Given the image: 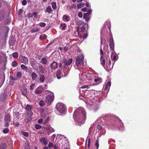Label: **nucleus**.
I'll return each mask as SVG.
<instances>
[{"label":"nucleus","instance_id":"obj_1","mask_svg":"<svg viewBox=\"0 0 149 149\" xmlns=\"http://www.w3.org/2000/svg\"><path fill=\"white\" fill-rule=\"evenodd\" d=\"M73 116L75 121L83 123L86 118V114L83 108L81 107L76 109L73 114Z\"/></svg>","mask_w":149,"mask_h":149},{"label":"nucleus","instance_id":"obj_2","mask_svg":"<svg viewBox=\"0 0 149 149\" xmlns=\"http://www.w3.org/2000/svg\"><path fill=\"white\" fill-rule=\"evenodd\" d=\"M72 59L70 58L68 61L64 59L62 60L59 64V67L62 69L65 70V69L68 68L70 69V65L72 63Z\"/></svg>","mask_w":149,"mask_h":149},{"label":"nucleus","instance_id":"obj_3","mask_svg":"<svg viewBox=\"0 0 149 149\" xmlns=\"http://www.w3.org/2000/svg\"><path fill=\"white\" fill-rule=\"evenodd\" d=\"M56 108L57 110L56 113L58 114L62 115L65 112L66 107L63 103H58L56 105Z\"/></svg>","mask_w":149,"mask_h":149},{"label":"nucleus","instance_id":"obj_4","mask_svg":"<svg viewBox=\"0 0 149 149\" xmlns=\"http://www.w3.org/2000/svg\"><path fill=\"white\" fill-rule=\"evenodd\" d=\"M48 92V96L47 97L45 100L46 102L48 104H49L52 103L54 99V93L53 92L49 91H47Z\"/></svg>","mask_w":149,"mask_h":149},{"label":"nucleus","instance_id":"obj_5","mask_svg":"<svg viewBox=\"0 0 149 149\" xmlns=\"http://www.w3.org/2000/svg\"><path fill=\"white\" fill-rule=\"evenodd\" d=\"M84 56L83 55H80L77 58L76 61V64L78 66L79 64H81L83 66L84 65V63L83 61L84 59Z\"/></svg>","mask_w":149,"mask_h":149},{"label":"nucleus","instance_id":"obj_6","mask_svg":"<svg viewBox=\"0 0 149 149\" xmlns=\"http://www.w3.org/2000/svg\"><path fill=\"white\" fill-rule=\"evenodd\" d=\"M19 59L21 63L25 64H26L28 63V59L27 57L25 56L21 55L19 56Z\"/></svg>","mask_w":149,"mask_h":149},{"label":"nucleus","instance_id":"obj_7","mask_svg":"<svg viewBox=\"0 0 149 149\" xmlns=\"http://www.w3.org/2000/svg\"><path fill=\"white\" fill-rule=\"evenodd\" d=\"M31 66L35 70H38V67L37 66L38 63L34 59H32L30 61Z\"/></svg>","mask_w":149,"mask_h":149},{"label":"nucleus","instance_id":"obj_8","mask_svg":"<svg viewBox=\"0 0 149 149\" xmlns=\"http://www.w3.org/2000/svg\"><path fill=\"white\" fill-rule=\"evenodd\" d=\"M109 45L110 48L112 49V53L114 52V41L112 38L110 39V44Z\"/></svg>","mask_w":149,"mask_h":149},{"label":"nucleus","instance_id":"obj_9","mask_svg":"<svg viewBox=\"0 0 149 149\" xmlns=\"http://www.w3.org/2000/svg\"><path fill=\"white\" fill-rule=\"evenodd\" d=\"M39 141L41 143L44 144L45 146H46L47 144V139L45 137H41Z\"/></svg>","mask_w":149,"mask_h":149},{"label":"nucleus","instance_id":"obj_10","mask_svg":"<svg viewBox=\"0 0 149 149\" xmlns=\"http://www.w3.org/2000/svg\"><path fill=\"white\" fill-rule=\"evenodd\" d=\"M21 90L22 91V94L24 96L26 95L27 93V89L24 86L22 87L21 88Z\"/></svg>","mask_w":149,"mask_h":149},{"label":"nucleus","instance_id":"obj_11","mask_svg":"<svg viewBox=\"0 0 149 149\" xmlns=\"http://www.w3.org/2000/svg\"><path fill=\"white\" fill-rule=\"evenodd\" d=\"M62 18L63 20L65 22H68L70 20V17L66 15H64L63 17Z\"/></svg>","mask_w":149,"mask_h":149},{"label":"nucleus","instance_id":"obj_12","mask_svg":"<svg viewBox=\"0 0 149 149\" xmlns=\"http://www.w3.org/2000/svg\"><path fill=\"white\" fill-rule=\"evenodd\" d=\"M58 66L57 63L55 62H54L51 65V69H56Z\"/></svg>","mask_w":149,"mask_h":149},{"label":"nucleus","instance_id":"obj_13","mask_svg":"<svg viewBox=\"0 0 149 149\" xmlns=\"http://www.w3.org/2000/svg\"><path fill=\"white\" fill-rule=\"evenodd\" d=\"M38 68L40 72L42 74H44L46 71L42 66H38Z\"/></svg>","mask_w":149,"mask_h":149},{"label":"nucleus","instance_id":"obj_14","mask_svg":"<svg viewBox=\"0 0 149 149\" xmlns=\"http://www.w3.org/2000/svg\"><path fill=\"white\" fill-rule=\"evenodd\" d=\"M114 52L112 53V52H111V58L113 61H115L117 60L118 58L116 54H113Z\"/></svg>","mask_w":149,"mask_h":149},{"label":"nucleus","instance_id":"obj_15","mask_svg":"<svg viewBox=\"0 0 149 149\" xmlns=\"http://www.w3.org/2000/svg\"><path fill=\"white\" fill-rule=\"evenodd\" d=\"M43 91L42 89L38 88L35 90V93L36 94H39L41 93Z\"/></svg>","mask_w":149,"mask_h":149},{"label":"nucleus","instance_id":"obj_16","mask_svg":"<svg viewBox=\"0 0 149 149\" xmlns=\"http://www.w3.org/2000/svg\"><path fill=\"white\" fill-rule=\"evenodd\" d=\"M31 76L32 79L35 80L38 77L37 74L35 72H32L31 74Z\"/></svg>","mask_w":149,"mask_h":149},{"label":"nucleus","instance_id":"obj_17","mask_svg":"<svg viewBox=\"0 0 149 149\" xmlns=\"http://www.w3.org/2000/svg\"><path fill=\"white\" fill-rule=\"evenodd\" d=\"M5 121H11V120L10 118V115L9 114H7L5 115V116L4 118Z\"/></svg>","mask_w":149,"mask_h":149},{"label":"nucleus","instance_id":"obj_18","mask_svg":"<svg viewBox=\"0 0 149 149\" xmlns=\"http://www.w3.org/2000/svg\"><path fill=\"white\" fill-rule=\"evenodd\" d=\"M100 62L101 63L102 65V66H104L105 63V61L104 59V57L103 56L101 55L100 56Z\"/></svg>","mask_w":149,"mask_h":149},{"label":"nucleus","instance_id":"obj_19","mask_svg":"<svg viewBox=\"0 0 149 149\" xmlns=\"http://www.w3.org/2000/svg\"><path fill=\"white\" fill-rule=\"evenodd\" d=\"M52 11V10L50 6H49L47 7L46 8V9L45 10V13H51Z\"/></svg>","mask_w":149,"mask_h":149},{"label":"nucleus","instance_id":"obj_20","mask_svg":"<svg viewBox=\"0 0 149 149\" xmlns=\"http://www.w3.org/2000/svg\"><path fill=\"white\" fill-rule=\"evenodd\" d=\"M62 72L60 70H58L56 72V76L58 79H60L61 78L60 74H61Z\"/></svg>","mask_w":149,"mask_h":149},{"label":"nucleus","instance_id":"obj_21","mask_svg":"<svg viewBox=\"0 0 149 149\" xmlns=\"http://www.w3.org/2000/svg\"><path fill=\"white\" fill-rule=\"evenodd\" d=\"M5 16V14L3 12H0V21L3 19Z\"/></svg>","mask_w":149,"mask_h":149},{"label":"nucleus","instance_id":"obj_22","mask_svg":"<svg viewBox=\"0 0 149 149\" xmlns=\"http://www.w3.org/2000/svg\"><path fill=\"white\" fill-rule=\"evenodd\" d=\"M18 63L16 61L14 60L12 63L11 65L13 67H15L17 66Z\"/></svg>","mask_w":149,"mask_h":149},{"label":"nucleus","instance_id":"obj_23","mask_svg":"<svg viewBox=\"0 0 149 149\" xmlns=\"http://www.w3.org/2000/svg\"><path fill=\"white\" fill-rule=\"evenodd\" d=\"M40 62L43 64L45 65L47 63V61L45 58H42L41 61Z\"/></svg>","mask_w":149,"mask_h":149},{"label":"nucleus","instance_id":"obj_24","mask_svg":"<svg viewBox=\"0 0 149 149\" xmlns=\"http://www.w3.org/2000/svg\"><path fill=\"white\" fill-rule=\"evenodd\" d=\"M40 31V29L38 28H33L31 30L30 32L31 33H33L36 32H38Z\"/></svg>","mask_w":149,"mask_h":149},{"label":"nucleus","instance_id":"obj_25","mask_svg":"<svg viewBox=\"0 0 149 149\" xmlns=\"http://www.w3.org/2000/svg\"><path fill=\"white\" fill-rule=\"evenodd\" d=\"M20 67L22 70H24L25 72L28 69V67L24 64L21 65Z\"/></svg>","mask_w":149,"mask_h":149},{"label":"nucleus","instance_id":"obj_26","mask_svg":"<svg viewBox=\"0 0 149 149\" xmlns=\"http://www.w3.org/2000/svg\"><path fill=\"white\" fill-rule=\"evenodd\" d=\"M47 38V36L45 34L40 35L39 37L40 39L42 40L45 39Z\"/></svg>","mask_w":149,"mask_h":149},{"label":"nucleus","instance_id":"obj_27","mask_svg":"<svg viewBox=\"0 0 149 149\" xmlns=\"http://www.w3.org/2000/svg\"><path fill=\"white\" fill-rule=\"evenodd\" d=\"M32 109V106L27 104L25 107V109L26 110L28 111H30Z\"/></svg>","mask_w":149,"mask_h":149},{"label":"nucleus","instance_id":"obj_28","mask_svg":"<svg viewBox=\"0 0 149 149\" xmlns=\"http://www.w3.org/2000/svg\"><path fill=\"white\" fill-rule=\"evenodd\" d=\"M45 79V77L43 75H41L39 78V80L40 82H43L44 81Z\"/></svg>","mask_w":149,"mask_h":149},{"label":"nucleus","instance_id":"obj_29","mask_svg":"<svg viewBox=\"0 0 149 149\" xmlns=\"http://www.w3.org/2000/svg\"><path fill=\"white\" fill-rule=\"evenodd\" d=\"M51 5L53 9L55 10L56 8V4L55 2L53 1L51 3Z\"/></svg>","mask_w":149,"mask_h":149},{"label":"nucleus","instance_id":"obj_30","mask_svg":"<svg viewBox=\"0 0 149 149\" xmlns=\"http://www.w3.org/2000/svg\"><path fill=\"white\" fill-rule=\"evenodd\" d=\"M6 146L4 143H2L0 145V149H6Z\"/></svg>","mask_w":149,"mask_h":149},{"label":"nucleus","instance_id":"obj_31","mask_svg":"<svg viewBox=\"0 0 149 149\" xmlns=\"http://www.w3.org/2000/svg\"><path fill=\"white\" fill-rule=\"evenodd\" d=\"M85 4L84 3H81L78 4L77 5V8H80L82 7H83L84 5Z\"/></svg>","mask_w":149,"mask_h":149},{"label":"nucleus","instance_id":"obj_32","mask_svg":"<svg viewBox=\"0 0 149 149\" xmlns=\"http://www.w3.org/2000/svg\"><path fill=\"white\" fill-rule=\"evenodd\" d=\"M22 75V74L21 72H17L16 74V77L17 78H19L20 77H21Z\"/></svg>","mask_w":149,"mask_h":149},{"label":"nucleus","instance_id":"obj_33","mask_svg":"<svg viewBox=\"0 0 149 149\" xmlns=\"http://www.w3.org/2000/svg\"><path fill=\"white\" fill-rule=\"evenodd\" d=\"M111 83L110 82H108L107 84L105 85V89L107 90V88H109L111 86Z\"/></svg>","mask_w":149,"mask_h":149},{"label":"nucleus","instance_id":"obj_34","mask_svg":"<svg viewBox=\"0 0 149 149\" xmlns=\"http://www.w3.org/2000/svg\"><path fill=\"white\" fill-rule=\"evenodd\" d=\"M95 146H96L97 149H98L99 147V140L98 139V138L97 140H96Z\"/></svg>","mask_w":149,"mask_h":149},{"label":"nucleus","instance_id":"obj_35","mask_svg":"<svg viewBox=\"0 0 149 149\" xmlns=\"http://www.w3.org/2000/svg\"><path fill=\"white\" fill-rule=\"evenodd\" d=\"M21 134L27 137L29 135V134L27 132H25L24 131H22Z\"/></svg>","mask_w":149,"mask_h":149},{"label":"nucleus","instance_id":"obj_36","mask_svg":"<svg viewBox=\"0 0 149 149\" xmlns=\"http://www.w3.org/2000/svg\"><path fill=\"white\" fill-rule=\"evenodd\" d=\"M18 54L17 52H14L13 54V57L15 58H17L18 57Z\"/></svg>","mask_w":149,"mask_h":149},{"label":"nucleus","instance_id":"obj_37","mask_svg":"<svg viewBox=\"0 0 149 149\" xmlns=\"http://www.w3.org/2000/svg\"><path fill=\"white\" fill-rule=\"evenodd\" d=\"M25 149H31V146L29 143L26 144L25 148Z\"/></svg>","mask_w":149,"mask_h":149},{"label":"nucleus","instance_id":"obj_38","mask_svg":"<svg viewBox=\"0 0 149 149\" xmlns=\"http://www.w3.org/2000/svg\"><path fill=\"white\" fill-rule=\"evenodd\" d=\"M35 127L36 129L37 130H38L40 129L41 128L42 126L41 125H39L36 124L35 125Z\"/></svg>","mask_w":149,"mask_h":149},{"label":"nucleus","instance_id":"obj_39","mask_svg":"<svg viewBox=\"0 0 149 149\" xmlns=\"http://www.w3.org/2000/svg\"><path fill=\"white\" fill-rule=\"evenodd\" d=\"M9 130L8 128H6L3 130V132L4 134L7 133L9 131Z\"/></svg>","mask_w":149,"mask_h":149},{"label":"nucleus","instance_id":"obj_40","mask_svg":"<svg viewBox=\"0 0 149 149\" xmlns=\"http://www.w3.org/2000/svg\"><path fill=\"white\" fill-rule=\"evenodd\" d=\"M39 104L40 106H43L45 104V102L42 100H41L39 102Z\"/></svg>","mask_w":149,"mask_h":149},{"label":"nucleus","instance_id":"obj_41","mask_svg":"<svg viewBox=\"0 0 149 149\" xmlns=\"http://www.w3.org/2000/svg\"><path fill=\"white\" fill-rule=\"evenodd\" d=\"M84 23L81 21H79L77 23V25H81L84 24Z\"/></svg>","mask_w":149,"mask_h":149},{"label":"nucleus","instance_id":"obj_42","mask_svg":"<svg viewBox=\"0 0 149 149\" xmlns=\"http://www.w3.org/2000/svg\"><path fill=\"white\" fill-rule=\"evenodd\" d=\"M49 117H47L46 119H45L43 123L44 124H46L49 121Z\"/></svg>","mask_w":149,"mask_h":149},{"label":"nucleus","instance_id":"obj_43","mask_svg":"<svg viewBox=\"0 0 149 149\" xmlns=\"http://www.w3.org/2000/svg\"><path fill=\"white\" fill-rule=\"evenodd\" d=\"M102 81V79L100 78H98L94 79V81L95 82H100Z\"/></svg>","mask_w":149,"mask_h":149},{"label":"nucleus","instance_id":"obj_44","mask_svg":"<svg viewBox=\"0 0 149 149\" xmlns=\"http://www.w3.org/2000/svg\"><path fill=\"white\" fill-rule=\"evenodd\" d=\"M48 131L50 132H53L54 130L52 127H49L48 128Z\"/></svg>","mask_w":149,"mask_h":149},{"label":"nucleus","instance_id":"obj_45","mask_svg":"<svg viewBox=\"0 0 149 149\" xmlns=\"http://www.w3.org/2000/svg\"><path fill=\"white\" fill-rule=\"evenodd\" d=\"M6 123L4 125V126L6 127H8L9 126L10 121H5Z\"/></svg>","mask_w":149,"mask_h":149},{"label":"nucleus","instance_id":"obj_46","mask_svg":"<svg viewBox=\"0 0 149 149\" xmlns=\"http://www.w3.org/2000/svg\"><path fill=\"white\" fill-rule=\"evenodd\" d=\"M40 26L44 27L46 26V24L44 22H40L39 24Z\"/></svg>","mask_w":149,"mask_h":149},{"label":"nucleus","instance_id":"obj_47","mask_svg":"<svg viewBox=\"0 0 149 149\" xmlns=\"http://www.w3.org/2000/svg\"><path fill=\"white\" fill-rule=\"evenodd\" d=\"M53 143L51 142H49L48 145V147L50 149L52 147H53Z\"/></svg>","mask_w":149,"mask_h":149},{"label":"nucleus","instance_id":"obj_48","mask_svg":"<svg viewBox=\"0 0 149 149\" xmlns=\"http://www.w3.org/2000/svg\"><path fill=\"white\" fill-rule=\"evenodd\" d=\"M61 26L63 30H64L66 26V25L65 24H61Z\"/></svg>","mask_w":149,"mask_h":149},{"label":"nucleus","instance_id":"obj_49","mask_svg":"<svg viewBox=\"0 0 149 149\" xmlns=\"http://www.w3.org/2000/svg\"><path fill=\"white\" fill-rule=\"evenodd\" d=\"M35 86V84H32L30 87V88L31 90H32L33 89L34 87Z\"/></svg>","mask_w":149,"mask_h":149},{"label":"nucleus","instance_id":"obj_50","mask_svg":"<svg viewBox=\"0 0 149 149\" xmlns=\"http://www.w3.org/2000/svg\"><path fill=\"white\" fill-rule=\"evenodd\" d=\"M91 143V139L90 138H89L88 139V148H89L90 146Z\"/></svg>","mask_w":149,"mask_h":149},{"label":"nucleus","instance_id":"obj_51","mask_svg":"<svg viewBox=\"0 0 149 149\" xmlns=\"http://www.w3.org/2000/svg\"><path fill=\"white\" fill-rule=\"evenodd\" d=\"M117 120H118V122H119V123L120 126L121 127L123 125V123L122 122L121 120L119 119H117Z\"/></svg>","mask_w":149,"mask_h":149},{"label":"nucleus","instance_id":"obj_52","mask_svg":"<svg viewBox=\"0 0 149 149\" xmlns=\"http://www.w3.org/2000/svg\"><path fill=\"white\" fill-rule=\"evenodd\" d=\"M27 3V1L26 0H23L22 2V4L24 6Z\"/></svg>","mask_w":149,"mask_h":149},{"label":"nucleus","instance_id":"obj_53","mask_svg":"<svg viewBox=\"0 0 149 149\" xmlns=\"http://www.w3.org/2000/svg\"><path fill=\"white\" fill-rule=\"evenodd\" d=\"M78 15L80 17H82L83 16L82 13L81 12H79L78 13Z\"/></svg>","mask_w":149,"mask_h":149},{"label":"nucleus","instance_id":"obj_54","mask_svg":"<svg viewBox=\"0 0 149 149\" xmlns=\"http://www.w3.org/2000/svg\"><path fill=\"white\" fill-rule=\"evenodd\" d=\"M81 31H82L83 32L85 31V28L84 26H82L80 27V28Z\"/></svg>","mask_w":149,"mask_h":149},{"label":"nucleus","instance_id":"obj_55","mask_svg":"<svg viewBox=\"0 0 149 149\" xmlns=\"http://www.w3.org/2000/svg\"><path fill=\"white\" fill-rule=\"evenodd\" d=\"M102 126L100 125H98L97 127V129L99 130H100L102 128Z\"/></svg>","mask_w":149,"mask_h":149},{"label":"nucleus","instance_id":"obj_56","mask_svg":"<svg viewBox=\"0 0 149 149\" xmlns=\"http://www.w3.org/2000/svg\"><path fill=\"white\" fill-rule=\"evenodd\" d=\"M88 14L84 13V15L83 17L84 19H86L88 17Z\"/></svg>","mask_w":149,"mask_h":149},{"label":"nucleus","instance_id":"obj_57","mask_svg":"<svg viewBox=\"0 0 149 149\" xmlns=\"http://www.w3.org/2000/svg\"><path fill=\"white\" fill-rule=\"evenodd\" d=\"M103 54V51H102V47H101V48L100 49V55H101H101L102 56Z\"/></svg>","mask_w":149,"mask_h":149},{"label":"nucleus","instance_id":"obj_58","mask_svg":"<svg viewBox=\"0 0 149 149\" xmlns=\"http://www.w3.org/2000/svg\"><path fill=\"white\" fill-rule=\"evenodd\" d=\"M43 121V120L41 118V119H39L38 120V122L40 124Z\"/></svg>","mask_w":149,"mask_h":149},{"label":"nucleus","instance_id":"obj_59","mask_svg":"<svg viewBox=\"0 0 149 149\" xmlns=\"http://www.w3.org/2000/svg\"><path fill=\"white\" fill-rule=\"evenodd\" d=\"M26 72L30 73H32V70H29L27 69L26 70Z\"/></svg>","mask_w":149,"mask_h":149},{"label":"nucleus","instance_id":"obj_60","mask_svg":"<svg viewBox=\"0 0 149 149\" xmlns=\"http://www.w3.org/2000/svg\"><path fill=\"white\" fill-rule=\"evenodd\" d=\"M3 62V59L2 56L0 55V64Z\"/></svg>","mask_w":149,"mask_h":149},{"label":"nucleus","instance_id":"obj_61","mask_svg":"<svg viewBox=\"0 0 149 149\" xmlns=\"http://www.w3.org/2000/svg\"><path fill=\"white\" fill-rule=\"evenodd\" d=\"M63 49L65 52H66L68 50V48L67 47H64Z\"/></svg>","mask_w":149,"mask_h":149},{"label":"nucleus","instance_id":"obj_62","mask_svg":"<svg viewBox=\"0 0 149 149\" xmlns=\"http://www.w3.org/2000/svg\"><path fill=\"white\" fill-rule=\"evenodd\" d=\"M22 12V9H20L19 11V15H20Z\"/></svg>","mask_w":149,"mask_h":149},{"label":"nucleus","instance_id":"obj_63","mask_svg":"<svg viewBox=\"0 0 149 149\" xmlns=\"http://www.w3.org/2000/svg\"><path fill=\"white\" fill-rule=\"evenodd\" d=\"M104 30V28H103L102 29H101L100 31V33L101 34H102L103 33V31Z\"/></svg>","mask_w":149,"mask_h":149},{"label":"nucleus","instance_id":"obj_64","mask_svg":"<svg viewBox=\"0 0 149 149\" xmlns=\"http://www.w3.org/2000/svg\"><path fill=\"white\" fill-rule=\"evenodd\" d=\"M14 125H15L17 127H18L19 125L18 123L17 122V123L14 122Z\"/></svg>","mask_w":149,"mask_h":149}]
</instances>
